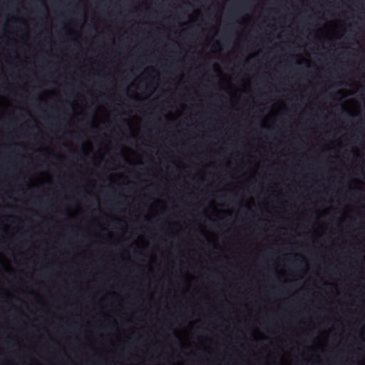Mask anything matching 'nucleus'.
I'll list each match as a JSON object with an SVG mask.
<instances>
[{
  "label": "nucleus",
  "instance_id": "obj_1",
  "mask_svg": "<svg viewBox=\"0 0 365 365\" xmlns=\"http://www.w3.org/2000/svg\"><path fill=\"white\" fill-rule=\"evenodd\" d=\"M114 222H116V223H120L122 222V220H120V219H118V218H115L114 219Z\"/></svg>",
  "mask_w": 365,
  "mask_h": 365
}]
</instances>
